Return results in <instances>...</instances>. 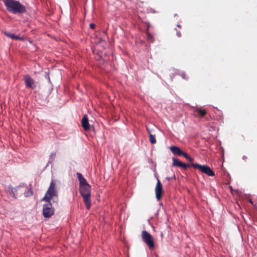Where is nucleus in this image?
<instances>
[{"label": "nucleus", "mask_w": 257, "mask_h": 257, "mask_svg": "<svg viewBox=\"0 0 257 257\" xmlns=\"http://www.w3.org/2000/svg\"><path fill=\"white\" fill-rule=\"evenodd\" d=\"M4 2L7 10L12 14H24L26 11L25 6L20 3L19 1H6Z\"/></svg>", "instance_id": "obj_1"}, {"label": "nucleus", "mask_w": 257, "mask_h": 257, "mask_svg": "<svg viewBox=\"0 0 257 257\" xmlns=\"http://www.w3.org/2000/svg\"><path fill=\"white\" fill-rule=\"evenodd\" d=\"M90 188L91 187L89 184L82 186L79 188V191L83 197L84 204L87 209H89L90 208L91 204V201L90 199Z\"/></svg>", "instance_id": "obj_2"}, {"label": "nucleus", "mask_w": 257, "mask_h": 257, "mask_svg": "<svg viewBox=\"0 0 257 257\" xmlns=\"http://www.w3.org/2000/svg\"><path fill=\"white\" fill-rule=\"evenodd\" d=\"M57 191L56 189V184L54 181H52L48 190L46 191V194L44 198L42 199V201L50 202L51 199L53 198L57 197Z\"/></svg>", "instance_id": "obj_3"}, {"label": "nucleus", "mask_w": 257, "mask_h": 257, "mask_svg": "<svg viewBox=\"0 0 257 257\" xmlns=\"http://www.w3.org/2000/svg\"><path fill=\"white\" fill-rule=\"evenodd\" d=\"M142 240L150 249H153L154 247V239L150 233L144 230L142 231Z\"/></svg>", "instance_id": "obj_4"}, {"label": "nucleus", "mask_w": 257, "mask_h": 257, "mask_svg": "<svg viewBox=\"0 0 257 257\" xmlns=\"http://www.w3.org/2000/svg\"><path fill=\"white\" fill-rule=\"evenodd\" d=\"M169 149L172 153L174 155H177V156H183L190 162L193 161V159L192 157H190L188 154L181 150L179 147L172 146L170 147Z\"/></svg>", "instance_id": "obj_5"}, {"label": "nucleus", "mask_w": 257, "mask_h": 257, "mask_svg": "<svg viewBox=\"0 0 257 257\" xmlns=\"http://www.w3.org/2000/svg\"><path fill=\"white\" fill-rule=\"evenodd\" d=\"M191 167L195 168L198 169L199 170L202 172L203 173L206 174V175L208 176H210L211 177H213V176L215 175L214 172L212 170L210 169V168L209 166H207V165H201L198 164H191Z\"/></svg>", "instance_id": "obj_6"}, {"label": "nucleus", "mask_w": 257, "mask_h": 257, "mask_svg": "<svg viewBox=\"0 0 257 257\" xmlns=\"http://www.w3.org/2000/svg\"><path fill=\"white\" fill-rule=\"evenodd\" d=\"M43 206V215L45 218H50L54 213V208L51 202H46Z\"/></svg>", "instance_id": "obj_7"}, {"label": "nucleus", "mask_w": 257, "mask_h": 257, "mask_svg": "<svg viewBox=\"0 0 257 257\" xmlns=\"http://www.w3.org/2000/svg\"><path fill=\"white\" fill-rule=\"evenodd\" d=\"M156 197L158 201H160L163 194V185L161 184L159 179L157 178V185L155 189Z\"/></svg>", "instance_id": "obj_8"}, {"label": "nucleus", "mask_w": 257, "mask_h": 257, "mask_svg": "<svg viewBox=\"0 0 257 257\" xmlns=\"http://www.w3.org/2000/svg\"><path fill=\"white\" fill-rule=\"evenodd\" d=\"M24 81L27 88L34 89L36 88V83L35 80L30 77V75L24 76Z\"/></svg>", "instance_id": "obj_9"}, {"label": "nucleus", "mask_w": 257, "mask_h": 257, "mask_svg": "<svg viewBox=\"0 0 257 257\" xmlns=\"http://www.w3.org/2000/svg\"><path fill=\"white\" fill-rule=\"evenodd\" d=\"M173 163L172 164V167H177L180 168H184V169H187L190 167V166H191V164H184L182 163V162L180 161L179 159L176 158H173Z\"/></svg>", "instance_id": "obj_10"}, {"label": "nucleus", "mask_w": 257, "mask_h": 257, "mask_svg": "<svg viewBox=\"0 0 257 257\" xmlns=\"http://www.w3.org/2000/svg\"><path fill=\"white\" fill-rule=\"evenodd\" d=\"M81 125L85 131H88L90 130V124L88 122V116L84 115L81 120Z\"/></svg>", "instance_id": "obj_11"}, {"label": "nucleus", "mask_w": 257, "mask_h": 257, "mask_svg": "<svg viewBox=\"0 0 257 257\" xmlns=\"http://www.w3.org/2000/svg\"><path fill=\"white\" fill-rule=\"evenodd\" d=\"M77 175L78 178V181H79L80 186L88 184L87 181L86 180V179L83 177L81 173H77Z\"/></svg>", "instance_id": "obj_12"}, {"label": "nucleus", "mask_w": 257, "mask_h": 257, "mask_svg": "<svg viewBox=\"0 0 257 257\" xmlns=\"http://www.w3.org/2000/svg\"><path fill=\"white\" fill-rule=\"evenodd\" d=\"M194 113L200 117H203L206 114V111L205 109H201L200 107H196L195 109Z\"/></svg>", "instance_id": "obj_13"}, {"label": "nucleus", "mask_w": 257, "mask_h": 257, "mask_svg": "<svg viewBox=\"0 0 257 257\" xmlns=\"http://www.w3.org/2000/svg\"><path fill=\"white\" fill-rule=\"evenodd\" d=\"M4 34L7 37L12 38V39L20 40L21 41H23V40H24L23 38L18 37V36H16L14 34H11V33H9V32H4Z\"/></svg>", "instance_id": "obj_14"}, {"label": "nucleus", "mask_w": 257, "mask_h": 257, "mask_svg": "<svg viewBox=\"0 0 257 257\" xmlns=\"http://www.w3.org/2000/svg\"><path fill=\"white\" fill-rule=\"evenodd\" d=\"M21 187H17L16 188H13L12 186H9L8 187L9 191L10 192V194L12 195V196L16 198L15 196V192H18L19 189H20Z\"/></svg>", "instance_id": "obj_15"}, {"label": "nucleus", "mask_w": 257, "mask_h": 257, "mask_svg": "<svg viewBox=\"0 0 257 257\" xmlns=\"http://www.w3.org/2000/svg\"><path fill=\"white\" fill-rule=\"evenodd\" d=\"M150 141L152 144H155L156 143L157 141L155 135H153L149 133Z\"/></svg>", "instance_id": "obj_16"}, {"label": "nucleus", "mask_w": 257, "mask_h": 257, "mask_svg": "<svg viewBox=\"0 0 257 257\" xmlns=\"http://www.w3.org/2000/svg\"><path fill=\"white\" fill-rule=\"evenodd\" d=\"M146 37L148 42H153L154 41V38L153 37V36L151 35V34L148 32L146 33Z\"/></svg>", "instance_id": "obj_17"}, {"label": "nucleus", "mask_w": 257, "mask_h": 257, "mask_svg": "<svg viewBox=\"0 0 257 257\" xmlns=\"http://www.w3.org/2000/svg\"><path fill=\"white\" fill-rule=\"evenodd\" d=\"M25 194L26 196H30L31 195H33V191L32 190H30L29 191H28L27 192H25Z\"/></svg>", "instance_id": "obj_18"}, {"label": "nucleus", "mask_w": 257, "mask_h": 257, "mask_svg": "<svg viewBox=\"0 0 257 257\" xmlns=\"http://www.w3.org/2000/svg\"><path fill=\"white\" fill-rule=\"evenodd\" d=\"M182 78L184 79H188V78L186 76V74L185 73H183L181 75Z\"/></svg>", "instance_id": "obj_19"}, {"label": "nucleus", "mask_w": 257, "mask_h": 257, "mask_svg": "<svg viewBox=\"0 0 257 257\" xmlns=\"http://www.w3.org/2000/svg\"><path fill=\"white\" fill-rule=\"evenodd\" d=\"M95 27V25L94 24H90V28L94 29Z\"/></svg>", "instance_id": "obj_20"}, {"label": "nucleus", "mask_w": 257, "mask_h": 257, "mask_svg": "<svg viewBox=\"0 0 257 257\" xmlns=\"http://www.w3.org/2000/svg\"><path fill=\"white\" fill-rule=\"evenodd\" d=\"M177 35L178 37H180L181 36V34L180 32L177 31Z\"/></svg>", "instance_id": "obj_21"}, {"label": "nucleus", "mask_w": 257, "mask_h": 257, "mask_svg": "<svg viewBox=\"0 0 257 257\" xmlns=\"http://www.w3.org/2000/svg\"><path fill=\"white\" fill-rule=\"evenodd\" d=\"M177 26H178V27L179 28H180V27H181L180 25H178Z\"/></svg>", "instance_id": "obj_22"}]
</instances>
